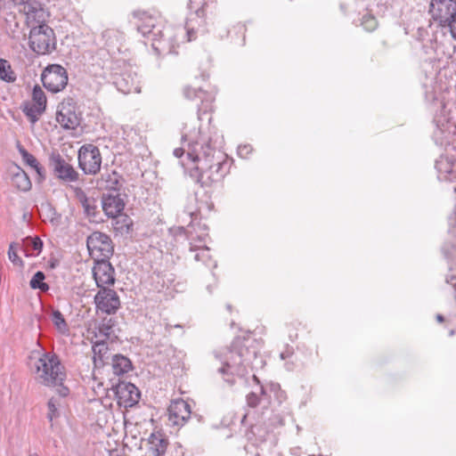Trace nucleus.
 <instances>
[{"mask_svg":"<svg viewBox=\"0 0 456 456\" xmlns=\"http://www.w3.org/2000/svg\"><path fill=\"white\" fill-rule=\"evenodd\" d=\"M261 347L262 341L251 332L234 338L223 365L218 369L224 381L232 386L236 382L235 378L241 379L248 374V367L255 368Z\"/></svg>","mask_w":456,"mask_h":456,"instance_id":"f257e3e1","label":"nucleus"},{"mask_svg":"<svg viewBox=\"0 0 456 456\" xmlns=\"http://www.w3.org/2000/svg\"><path fill=\"white\" fill-rule=\"evenodd\" d=\"M183 127L181 140L188 142L187 156L193 162H197L196 167H203L204 163L208 166L216 167L224 163H230L227 156L219 150L211 145V138L204 136L199 128L198 131H186Z\"/></svg>","mask_w":456,"mask_h":456,"instance_id":"f03ea898","label":"nucleus"},{"mask_svg":"<svg viewBox=\"0 0 456 456\" xmlns=\"http://www.w3.org/2000/svg\"><path fill=\"white\" fill-rule=\"evenodd\" d=\"M37 372L40 383L45 386L61 385L66 379L64 367L61 365L59 356L54 353H45L38 359Z\"/></svg>","mask_w":456,"mask_h":456,"instance_id":"7ed1b4c3","label":"nucleus"},{"mask_svg":"<svg viewBox=\"0 0 456 456\" xmlns=\"http://www.w3.org/2000/svg\"><path fill=\"white\" fill-rule=\"evenodd\" d=\"M56 37L54 30L43 22L30 28L28 45L37 55L49 54L56 50Z\"/></svg>","mask_w":456,"mask_h":456,"instance_id":"20e7f679","label":"nucleus"},{"mask_svg":"<svg viewBox=\"0 0 456 456\" xmlns=\"http://www.w3.org/2000/svg\"><path fill=\"white\" fill-rule=\"evenodd\" d=\"M231 163L212 167L204 163L203 167H194L190 170V176L195 180L201 187H212L215 183L220 182L228 173Z\"/></svg>","mask_w":456,"mask_h":456,"instance_id":"39448f33","label":"nucleus"},{"mask_svg":"<svg viewBox=\"0 0 456 456\" xmlns=\"http://www.w3.org/2000/svg\"><path fill=\"white\" fill-rule=\"evenodd\" d=\"M86 247L94 261L110 259L114 254V244L110 235L95 231L86 238Z\"/></svg>","mask_w":456,"mask_h":456,"instance_id":"423d86ee","label":"nucleus"},{"mask_svg":"<svg viewBox=\"0 0 456 456\" xmlns=\"http://www.w3.org/2000/svg\"><path fill=\"white\" fill-rule=\"evenodd\" d=\"M56 121L64 130H74L80 126L81 113L77 112V102L72 97H67L58 105Z\"/></svg>","mask_w":456,"mask_h":456,"instance_id":"0eeeda50","label":"nucleus"},{"mask_svg":"<svg viewBox=\"0 0 456 456\" xmlns=\"http://www.w3.org/2000/svg\"><path fill=\"white\" fill-rule=\"evenodd\" d=\"M68 80V72L60 64L48 65L41 74L44 87L52 93L62 91L66 87Z\"/></svg>","mask_w":456,"mask_h":456,"instance_id":"6e6552de","label":"nucleus"},{"mask_svg":"<svg viewBox=\"0 0 456 456\" xmlns=\"http://www.w3.org/2000/svg\"><path fill=\"white\" fill-rule=\"evenodd\" d=\"M102 165V155L97 146L84 144L78 151V167L86 175H96Z\"/></svg>","mask_w":456,"mask_h":456,"instance_id":"1a4fd4ad","label":"nucleus"},{"mask_svg":"<svg viewBox=\"0 0 456 456\" xmlns=\"http://www.w3.org/2000/svg\"><path fill=\"white\" fill-rule=\"evenodd\" d=\"M48 166L53 175L61 181L71 183L77 182L79 178V174L58 151L51 152L48 158Z\"/></svg>","mask_w":456,"mask_h":456,"instance_id":"9d476101","label":"nucleus"},{"mask_svg":"<svg viewBox=\"0 0 456 456\" xmlns=\"http://www.w3.org/2000/svg\"><path fill=\"white\" fill-rule=\"evenodd\" d=\"M96 312L112 315L120 308V299L118 293L110 288L99 289L94 297Z\"/></svg>","mask_w":456,"mask_h":456,"instance_id":"9b49d317","label":"nucleus"},{"mask_svg":"<svg viewBox=\"0 0 456 456\" xmlns=\"http://www.w3.org/2000/svg\"><path fill=\"white\" fill-rule=\"evenodd\" d=\"M111 389L118 404L125 408L134 406L141 397L140 390L131 382L118 380L116 385H112Z\"/></svg>","mask_w":456,"mask_h":456,"instance_id":"f8f14e48","label":"nucleus"},{"mask_svg":"<svg viewBox=\"0 0 456 456\" xmlns=\"http://www.w3.org/2000/svg\"><path fill=\"white\" fill-rule=\"evenodd\" d=\"M167 411L168 420L172 426L183 427L191 417L200 419V416L192 413L191 405L183 399L173 400Z\"/></svg>","mask_w":456,"mask_h":456,"instance_id":"ddd939ff","label":"nucleus"},{"mask_svg":"<svg viewBox=\"0 0 456 456\" xmlns=\"http://www.w3.org/2000/svg\"><path fill=\"white\" fill-rule=\"evenodd\" d=\"M184 97L195 103L199 118H201L202 113H207L212 109L214 100L211 93L200 87L187 86L183 88Z\"/></svg>","mask_w":456,"mask_h":456,"instance_id":"4468645a","label":"nucleus"},{"mask_svg":"<svg viewBox=\"0 0 456 456\" xmlns=\"http://www.w3.org/2000/svg\"><path fill=\"white\" fill-rule=\"evenodd\" d=\"M93 277L99 289L109 288L116 282L115 269L110 259L100 258L94 261Z\"/></svg>","mask_w":456,"mask_h":456,"instance_id":"2eb2a0df","label":"nucleus"},{"mask_svg":"<svg viewBox=\"0 0 456 456\" xmlns=\"http://www.w3.org/2000/svg\"><path fill=\"white\" fill-rule=\"evenodd\" d=\"M205 6H201L194 14L189 17L185 22L187 39L189 42L197 39L198 36H203L208 32L205 20Z\"/></svg>","mask_w":456,"mask_h":456,"instance_id":"dca6fc26","label":"nucleus"},{"mask_svg":"<svg viewBox=\"0 0 456 456\" xmlns=\"http://www.w3.org/2000/svg\"><path fill=\"white\" fill-rule=\"evenodd\" d=\"M75 196L82 205L84 208V213L90 222H103L96 199L87 197L86 192L79 187H77L75 189Z\"/></svg>","mask_w":456,"mask_h":456,"instance_id":"f3484780","label":"nucleus"},{"mask_svg":"<svg viewBox=\"0 0 456 456\" xmlns=\"http://www.w3.org/2000/svg\"><path fill=\"white\" fill-rule=\"evenodd\" d=\"M101 204L104 214L109 218H116L118 216H121L126 206L125 201L120 197L119 193H117L116 195L103 193Z\"/></svg>","mask_w":456,"mask_h":456,"instance_id":"a211bd4d","label":"nucleus"},{"mask_svg":"<svg viewBox=\"0 0 456 456\" xmlns=\"http://www.w3.org/2000/svg\"><path fill=\"white\" fill-rule=\"evenodd\" d=\"M148 451L152 456H164L169 445V440L162 431H156L148 438Z\"/></svg>","mask_w":456,"mask_h":456,"instance_id":"6ab92c4d","label":"nucleus"},{"mask_svg":"<svg viewBox=\"0 0 456 456\" xmlns=\"http://www.w3.org/2000/svg\"><path fill=\"white\" fill-rule=\"evenodd\" d=\"M432 17L435 20L439 21L443 27L449 26L451 20L453 19V12H456V2L449 3L447 4H442L441 5L429 8Z\"/></svg>","mask_w":456,"mask_h":456,"instance_id":"aec40b11","label":"nucleus"},{"mask_svg":"<svg viewBox=\"0 0 456 456\" xmlns=\"http://www.w3.org/2000/svg\"><path fill=\"white\" fill-rule=\"evenodd\" d=\"M17 148L24 163L35 169L37 175V182L38 183H43L46 178L45 167L38 162L37 158L29 153L20 142H18Z\"/></svg>","mask_w":456,"mask_h":456,"instance_id":"412c9836","label":"nucleus"},{"mask_svg":"<svg viewBox=\"0 0 456 456\" xmlns=\"http://www.w3.org/2000/svg\"><path fill=\"white\" fill-rule=\"evenodd\" d=\"M22 12L27 16V23L34 21L37 24L45 22L44 4L39 0L29 2L23 7Z\"/></svg>","mask_w":456,"mask_h":456,"instance_id":"4be33fe9","label":"nucleus"},{"mask_svg":"<svg viewBox=\"0 0 456 456\" xmlns=\"http://www.w3.org/2000/svg\"><path fill=\"white\" fill-rule=\"evenodd\" d=\"M155 20L151 16H147L146 20L138 25V31L143 36H152V48L159 53L164 49L161 40H157L156 36L160 33V30L155 31Z\"/></svg>","mask_w":456,"mask_h":456,"instance_id":"5701e85b","label":"nucleus"},{"mask_svg":"<svg viewBox=\"0 0 456 456\" xmlns=\"http://www.w3.org/2000/svg\"><path fill=\"white\" fill-rule=\"evenodd\" d=\"M125 183V179L116 170L102 175L101 187L107 191H119Z\"/></svg>","mask_w":456,"mask_h":456,"instance_id":"b1692460","label":"nucleus"},{"mask_svg":"<svg viewBox=\"0 0 456 456\" xmlns=\"http://www.w3.org/2000/svg\"><path fill=\"white\" fill-rule=\"evenodd\" d=\"M111 366L113 373L117 376H122L134 369L132 361L121 354L111 356Z\"/></svg>","mask_w":456,"mask_h":456,"instance_id":"393cba45","label":"nucleus"},{"mask_svg":"<svg viewBox=\"0 0 456 456\" xmlns=\"http://www.w3.org/2000/svg\"><path fill=\"white\" fill-rule=\"evenodd\" d=\"M102 38L104 41V46L107 47L109 52L119 51L123 35L118 30L107 28L102 33Z\"/></svg>","mask_w":456,"mask_h":456,"instance_id":"a878e982","label":"nucleus"},{"mask_svg":"<svg viewBox=\"0 0 456 456\" xmlns=\"http://www.w3.org/2000/svg\"><path fill=\"white\" fill-rule=\"evenodd\" d=\"M109 352V346L106 340L97 341L93 346V353H94V367H100L101 365H104L107 363V360L109 356L107 355Z\"/></svg>","mask_w":456,"mask_h":456,"instance_id":"bb28decb","label":"nucleus"},{"mask_svg":"<svg viewBox=\"0 0 456 456\" xmlns=\"http://www.w3.org/2000/svg\"><path fill=\"white\" fill-rule=\"evenodd\" d=\"M12 184L22 191H28L32 186L29 176L20 167H18V172L12 176Z\"/></svg>","mask_w":456,"mask_h":456,"instance_id":"cd10ccee","label":"nucleus"},{"mask_svg":"<svg viewBox=\"0 0 456 456\" xmlns=\"http://www.w3.org/2000/svg\"><path fill=\"white\" fill-rule=\"evenodd\" d=\"M359 24L367 32H373L379 27V21L371 11L365 7L362 17L359 18Z\"/></svg>","mask_w":456,"mask_h":456,"instance_id":"c85d7f7f","label":"nucleus"},{"mask_svg":"<svg viewBox=\"0 0 456 456\" xmlns=\"http://www.w3.org/2000/svg\"><path fill=\"white\" fill-rule=\"evenodd\" d=\"M270 395L267 394L265 388L260 385L258 387V392H250L246 396L247 405L249 408H256L260 405L262 401L269 400Z\"/></svg>","mask_w":456,"mask_h":456,"instance_id":"c756f323","label":"nucleus"},{"mask_svg":"<svg viewBox=\"0 0 456 456\" xmlns=\"http://www.w3.org/2000/svg\"><path fill=\"white\" fill-rule=\"evenodd\" d=\"M43 241L38 236L31 237L28 236L22 240V248L26 256H30L29 250H35L37 255L43 249Z\"/></svg>","mask_w":456,"mask_h":456,"instance_id":"7c9ffc66","label":"nucleus"},{"mask_svg":"<svg viewBox=\"0 0 456 456\" xmlns=\"http://www.w3.org/2000/svg\"><path fill=\"white\" fill-rule=\"evenodd\" d=\"M37 108L38 105L31 103L28 101L23 102L20 105V110L31 124H36L39 120L40 116L44 113L40 112Z\"/></svg>","mask_w":456,"mask_h":456,"instance_id":"2f4dec72","label":"nucleus"},{"mask_svg":"<svg viewBox=\"0 0 456 456\" xmlns=\"http://www.w3.org/2000/svg\"><path fill=\"white\" fill-rule=\"evenodd\" d=\"M32 100L35 104L38 105V110L45 112L46 110V96L45 92L38 85H35L32 90Z\"/></svg>","mask_w":456,"mask_h":456,"instance_id":"473e14b6","label":"nucleus"},{"mask_svg":"<svg viewBox=\"0 0 456 456\" xmlns=\"http://www.w3.org/2000/svg\"><path fill=\"white\" fill-rule=\"evenodd\" d=\"M45 274L42 271H37L29 281V286L32 289H39L43 292H47L50 289L48 283L45 282Z\"/></svg>","mask_w":456,"mask_h":456,"instance_id":"72a5a7b5","label":"nucleus"},{"mask_svg":"<svg viewBox=\"0 0 456 456\" xmlns=\"http://www.w3.org/2000/svg\"><path fill=\"white\" fill-rule=\"evenodd\" d=\"M0 79L5 82H14L16 77L7 60L0 58Z\"/></svg>","mask_w":456,"mask_h":456,"instance_id":"f704fd0d","label":"nucleus"},{"mask_svg":"<svg viewBox=\"0 0 456 456\" xmlns=\"http://www.w3.org/2000/svg\"><path fill=\"white\" fill-rule=\"evenodd\" d=\"M116 324L117 320L115 318H102L98 327L99 333L104 336L106 339L110 338V333L113 331V328Z\"/></svg>","mask_w":456,"mask_h":456,"instance_id":"c9c22d12","label":"nucleus"},{"mask_svg":"<svg viewBox=\"0 0 456 456\" xmlns=\"http://www.w3.org/2000/svg\"><path fill=\"white\" fill-rule=\"evenodd\" d=\"M52 321L55 327L61 331L62 334H65L69 331V326L64 319L62 314L59 310H53L52 313Z\"/></svg>","mask_w":456,"mask_h":456,"instance_id":"e433bc0d","label":"nucleus"},{"mask_svg":"<svg viewBox=\"0 0 456 456\" xmlns=\"http://www.w3.org/2000/svg\"><path fill=\"white\" fill-rule=\"evenodd\" d=\"M19 244L16 242H12L9 246L8 249V256L9 259L15 265L19 266H23L22 259L17 254V248Z\"/></svg>","mask_w":456,"mask_h":456,"instance_id":"4c0bfd02","label":"nucleus"},{"mask_svg":"<svg viewBox=\"0 0 456 456\" xmlns=\"http://www.w3.org/2000/svg\"><path fill=\"white\" fill-rule=\"evenodd\" d=\"M47 408H48V413H47V419L50 422H53V420L59 417L60 413L57 409V400L53 397L49 399L47 403Z\"/></svg>","mask_w":456,"mask_h":456,"instance_id":"58836bf2","label":"nucleus"},{"mask_svg":"<svg viewBox=\"0 0 456 456\" xmlns=\"http://www.w3.org/2000/svg\"><path fill=\"white\" fill-rule=\"evenodd\" d=\"M125 78L123 77H118L115 81V84L117 85L119 91L123 92L124 94H129L131 92V88L124 85Z\"/></svg>","mask_w":456,"mask_h":456,"instance_id":"ea45409f","label":"nucleus"},{"mask_svg":"<svg viewBox=\"0 0 456 456\" xmlns=\"http://www.w3.org/2000/svg\"><path fill=\"white\" fill-rule=\"evenodd\" d=\"M119 223H120V221H117V224H118ZM131 225H132V222L130 221L128 216L124 215L123 219L121 221V225H120V227H118V229L124 230V228L126 227V231L128 232Z\"/></svg>","mask_w":456,"mask_h":456,"instance_id":"a19ab883","label":"nucleus"},{"mask_svg":"<svg viewBox=\"0 0 456 456\" xmlns=\"http://www.w3.org/2000/svg\"><path fill=\"white\" fill-rule=\"evenodd\" d=\"M60 265V261L53 254L50 256L48 260V267L50 269H55Z\"/></svg>","mask_w":456,"mask_h":456,"instance_id":"79ce46f5","label":"nucleus"},{"mask_svg":"<svg viewBox=\"0 0 456 456\" xmlns=\"http://www.w3.org/2000/svg\"><path fill=\"white\" fill-rule=\"evenodd\" d=\"M255 428H256V426L251 425V426H250V427L246 430L245 436H246V437H247V439H248V441H252V440L255 438V436H256V434H255V431H254Z\"/></svg>","mask_w":456,"mask_h":456,"instance_id":"37998d69","label":"nucleus"},{"mask_svg":"<svg viewBox=\"0 0 456 456\" xmlns=\"http://www.w3.org/2000/svg\"><path fill=\"white\" fill-rule=\"evenodd\" d=\"M61 383H63V381H61ZM56 387H59L57 392L61 396L65 397L68 395L69 390L67 387H64L63 384L57 385Z\"/></svg>","mask_w":456,"mask_h":456,"instance_id":"c03bdc74","label":"nucleus"},{"mask_svg":"<svg viewBox=\"0 0 456 456\" xmlns=\"http://www.w3.org/2000/svg\"><path fill=\"white\" fill-rule=\"evenodd\" d=\"M456 2L455 0H432L431 4H430V7L431 8H434V6H438V5H441L442 4H447L449 3H454Z\"/></svg>","mask_w":456,"mask_h":456,"instance_id":"a18cd8bd","label":"nucleus"},{"mask_svg":"<svg viewBox=\"0 0 456 456\" xmlns=\"http://www.w3.org/2000/svg\"><path fill=\"white\" fill-rule=\"evenodd\" d=\"M445 281L446 283L450 284L454 287L455 281H456V273H449L445 276Z\"/></svg>","mask_w":456,"mask_h":456,"instance_id":"49530a36","label":"nucleus"},{"mask_svg":"<svg viewBox=\"0 0 456 456\" xmlns=\"http://www.w3.org/2000/svg\"><path fill=\"white\" fill-rule=\"evenodd\" d=\"M183 143H184L185 142L183 141ZM188 151V149L186 150V151ZM185 152V148L182 147V148H177L174 151V155L176 157V158H181L183 153Z\"/></svg>","mask_w":456,"mask_h":456,"instance_id":"de8ad7c7","label":"nucleus"},{"mask_svg":"<svg viewBox=\"0 0 456 456\" xmlns=\"http://www.w3.org/2000/svg\"><path fill=\"white\" fill-rule=\"evenodd\" d=\"M239 151L240 154H248L252 151V148L249 145H244L243 147H240Z\"/></svg>","mask_w":456,"mask_h":456,"instance_id":"09e8293b","label":"nucleus"},{"mask_svg":"<svg viewBox=\"0 0 456 456\" xmlns=\"http://www.w3.org/2000/svg\"><path fill=\"white\" fill-rule=\"evenodd\" d=\"M436 320L438 322H444L445 321V318L443 314H437L436 315Z\"/></svg>","mask_w":456,"mask_h":456,"instance_id":"8fccbe9b","label":"nucleus"},{"mask_svg":"<svg viewBox=\"0 0 456 456\" xmlns=\"http://www.w3.org/2000/svg\"><path fill=\"white\" fill-rule=\"evenodd\" d=\"M380 45L384 49H387L389 46L388 42L386 39L381 40Z\"/></svg>","mask_w":456,"mask_h":456,"instance_id":"3c124183","label":"nucleus"},{"mask_svg":"<svg viewBox=\"0 0 456 456\" xmlns=\"http://www.w3.org/2000/svg\"><path fill=\"white\" fill-rule=\"evenodd\" d=\"M206 236H208V234H204V235H198V239L200 241H204L205 240V238Z\"/></svg>","mask_w":456,"mask_h":456,"instance_id":"603ef678","label":"nucleus"},{"mask_svg":"<svg viewBox=\"0 0 456 456\" xmlns=\"http://www.w3.org/2000/svg\"><path fill=\"white\" fill-rule=\"evenodd\" d=\"M195 260L200 261L201 259V256L200 253H197L194 256Z\"/></svg>","mask_w":456,"mask_h":456,"instance_id":"864d4df0","label":"nucleus"},{"mask_svg":"<svg viewBox=\"0 0 456 456\" xmlns=\"http://www.w3.org/2000/svg\"><path fill=\"white\" fill-rule=\"evenodd\" d=\"M247 417H248V414H247V413L243 415V417H242V419H241V424H244V423H245V421H246V419H247Z\"/></svg>","mask_w":456,"mask_h":456,"instance_id":"5fc2aeb1","label":"nucleus"},{"mask_svg":"<svg viewBox=\"0 0 456 456\" xmlns=\"http://www.w3.org/2000/svg\"><path fill=\"white\" fill-rule=\"evenodd\" d=\"M253 379H254L257 384H260V381H259L258 378H257L256 375H253Z\"/></svg>","mask_w":456,"mask_h":456,"instance_id":"6e6d98bb","label":"nucleus"},{"mask_svg":"<svg viewBox=\"0 0 456 456\" xmlns=\"http://www.w3.org/2000/svg\"><path fill=\"white\" fill-rule=\"evenodd\" d=\"M455 334V330H451L449 331V336H453Z\"/></svg>","mask_w":456,"mask_h":456,"instance_id":"4d7b16f0","label":"nucleus"},{"mask_svg":"<svg viewBox=\"0 0 456 456\" xmlns=\"http://www.w3.org/2000/svg\"><path fill=\"white\" fill-rule=\"evenodd\" d=\"M227 309L231 312L232 311V305H226Z\"/></svg>","mask_w":456,"mask_h":456,"instance_id":"13d9d810","label":"nucleus"},{"mask_svg":"<svg viewBox=\"0 0 456 456\" xmlns=\"http://www.w3.org/2000/svg\"><path fill=\"white\" fill-rule=\"evenodd\" d=\"M28 456H38L37 453H31Z\"/></svg>","mask_w":456,"mask_h":456,"instance_id":"bf43d9fd","label":"nucleus"},{"mask_svg":"<svg viewBox=\"0 0 456 456\" xmlns=\"http://www.w3.org/2000/svg\"><path fill=\"white\" fill-rule=\"evenodd\" d=\"M453 289H454V290L456 291V281H455V284H454Z\"/></svg>","mask_w":456,"mask_h":456,"instance_id":"052dcab7","label":"nucleus"}]
</instances>
